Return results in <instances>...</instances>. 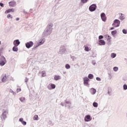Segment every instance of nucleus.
<instances>
[{
	"label": "nucleus",
	"mask_w": 127,
	"mask_h": 127,
	"mask_svg": "<svg viewBox=\"0 0 127 127\" xmlns=\"http://www.w3.org/2000/svg\"><path fill=\"white\" fill-rule=\"evenodd\" d=\"M52 27H53V24H49L48 25L43 33V36L44 37H45V36H48V35H50V34H51V32L53 29Z\"/></svg>",
	"instance_id": "f257e3e1"
},
{
	"label": "nucleus",
	"mask_w": 127,
	"mask_h": 127,
	"mask_svg": "<svg viewBox=\"0 0 127 127\" xmlns=\"http://www.w3.org/2000/svg\"><path fill=\"white\" fill-rule=\"evenodd\" d=\"M6 61L5 58L3 56L0 55V66H4L5 64Z\"/></svg>",
	"instance_id": "f03ea898"
},
{
	"label": "nucleus",
	"mask_w": 127,
	"mask_h": 127,
	"mask_svg": "<svg viewBox=\"0 0 127 127\" xmlns=\"http://www.w3.org/2000/svg\"><path fill=\"white\" fill-rule=\"evenodd\" d=\"M121 24V21L119 19H115L114 21V23L112 24V26L114 27H119Z\"/></svg>",
	"instance_id": "7ed1b4c3"
},
{
	"label": "nucleus",
	"mask_w": 127,
	"mask_h": 127,
	"mask_svg": "<svg viewBox=\"0 0 127 127\" xmlns=\"http://www.w3.org/2000/svg\"><path fill=\"white\" fill-rule=\"evenodd\" d=\"M89 9L91 12H93V11H95V10L97 9V5H96V4H92L89 6Z\"/></svg>",
	"instance_id": "20e7f679"
},
{
	"label": "nucleus",
	"mask_w": 127,
	"mask_h": 127,
	"mask_svg": "<svg viewBox=\"0 0 127 127\" xmlns=\"http://www.w3.org/2000/svg\"><path fill=\"white\" fill-rule=\"evenodd\" d=\"M66 51V48L64 47H62L60 48L59 51L58 52L59 54H61V55H63L65 52Z\"/></svg>",
	"instance_id": "39448f33"
},
{
	"label": "nucleus",
	"mask_w": 127,
	"mask_h": 127,
	"mask_svg": "<svg viewBox=\"0 0 127 127\" xmlns=\"http://www.w3.org/2000/svg\"><path fill=\"white\" fill-rule=\"evenodd\" d=\"M89 81H90V79L88 77H85L83 78V84L85 85V86H88L89 85Z\"/></svg>",
	"instance_id": "423d86ee"
},
{
	"label": "nucleus",
	"mask_w": 127,
	"mask_h": 127,
	"mask_svg": "<svg viewBox=\"0 0 127 127\" xmlns=\"http://www.w3.org/2000/svg\"><path fill=\"white\" fill-rule=\"evenodd\" d=\"M25 46L26 48H28V49H29V48L33 46V42L32 41L28 42L25 44Z\"/></svg>",
	"instance_id": "0eeeda50"
},
{
	"label": "nucleus",
	"mask_w": 127,
	"mask_h": 127,
	"mask_svg": "<svg viewBox=\"0 0 127 127\" xmlns=\"http://www.w3.org/2000/svg\"><path fill=\"white\" fill-rule=\"evenodd\" d=\"M100 16L102 20L104 22H106V21H107V16H106V14L103 12L101 14Z\"/></svg>",
	"instance_id": "6e6552de"
},
{
	"label": "nucleus",
	"mask_w": 127,
	"mask_h": 127,
	"mask_svg": "<svg viewBox=\"0 0 127 127\" xmlns=\"http://www.w3.org/2000/svg\"><path fill=\"white\" fill-rule=\"evenodd\" d=\"M85 122H91L92 121V117L91 116L88 115L84 117Z\"/></svg>",
	"instance_id": "1a4fd4ad"
},
{
	"label": "nucleus",
	"mask_w": 127,
	"mask_h": 127,
	"mask_svg": "<svg viewBox=\"0 0 127 127\" xmlns=\"http://www.w3.org/2000/svg\"><path fill=\"white\" fill-rule=\"evenodd\" d=\"M8 113V110L7 109L3 110V113L2 114L3 119H6V115H7Z\"/></svg>",
	"instance_id": "9d476101"
},
{
	"label": "nucleus",
	"mask_w": 127,
	"mask_h": 127,
	"mask_svg": "<svg viewBox=\"0 0 127 127\" xmlns=\"http://www.w3.org/2000/svg\"><path fill=\"white\" fill-rule=\"evenodd\" d=\"M44 42H45V40L44 39H41L38 41L37 43H38V44H39V45L40 46L42 45V44H44Z\"/></svg>",
	"instance_id": "9b49d317"
},
{
	"label": "nucleus",
	"mask_w": 127,
	"mask_h": 127,
	"mask_svg": "<svg viewBox=\"0 0 127 127\" xmlns=\"http://www.w3.org/2000/svg\"><path fill=\"white\" fill-rule=\"evenodd\" d=\"M9 6L11 7H14L16 5V2L15 1H12L9 2Z\"/></svg>",
	"instance_id": "f8f14e48"
},
{
	"label": "nucleus",
	"mask_w": 127,
	"mask_h": 127,
	"mask_svg": "<svg viewBox=\"0 0 127 127\" xmlns=\"http://www.w3.org/2000/svg\"><path fill=\"white\" fill-rule=\"evenodd\" d=\"M20 44V42L19 40H15L13 41V45L14 46H18Z\"/></svg>",
	"instance_id": "ddd939ff"
},
{
	"label": "nucleus",
	"mask_w": 127,
	"mask_h": 127,
	"mask_svg": "<svg viewBox=\"0 0 127 127\" xmlns=\"http://www.w3.org/2000/svg\"><path fill=\"white\" fill-rule=\"evenodd\" d=\"M90 92L91 95H95V94H96V93L97 92V90H96V89L92 88L90 89Z\"/></svg>",
	"instance_id": "4468645a"
},
{
	"label": "nucleus",
	"mask_w": 127,
	"mask_h": 127,
	"mask_svg": "<svg viewBox=\"0 0 127 127\" xmlns=\"http://www.w3.org/2000/svg\"><path fill=\"white\" fill-rule=\"evenodd\" d=\"M1 78H1V81L3 82H5L6 81L7 79V78L6 77V75L5 74L2 75L1 76Z\"/></svg>",
	"instance_id": "2eb2a0df"
},
{
	"label": "nucleus",
	"mask_w": 127,
	"mask_h": 127,
	"mask_svg": "<svg viewBox=\"0 0 127 127\" xmlns=\"http://www.w3.org/2000/svg\"><path fill=\"white\" fill-rule=\"evenodd\" d=\"M99 45H105L106 42L104 40H99Z\"/></svg>",
	"instance_id": "dca6fc26"
},
{
	"label": "nucleus",
	"mask_w": 127,
	"mask_h": 127,
	"mask_svg": "<svg viewBox=\"0 0 127 127\" xmlns=\"http://www.w3.org/2000/svg\"><path fill=\"white\" fill-rule=\"evenodd\" d=\"M61 79V76L60 75H55L54 77V80L55 81H58V80H60Z\"/></svg>",
	"instance_id": "f3484780"
},
{
	"label": "nucleus",
	"mask_w": 127,
	"mask_h": 127,
	"mask_svg": "<svg viewBox=\"0 0 127 127\" xmlns=\"http://www.w3.org/2000/svg\"><path fill=\"white\" fill-rule=\"evenodd\" d=\"M12 50L14 51V52H17V51H18V48H17V46H14L12 48Z\"/></svg>",
	"instance_id": "a211bd4d"
},
{
	"label": "nucleus",
	"mask_w": 127,
	"mask_h": 127,
	"mask_svg": "<svg viewBox=\"0 0 127 127\" xmlns=\"http://www.w3.org/2000/svg\"><path fill=\"white\" fill-rule=\"evenodd\" d=\"M105 37L107 41H110L111 39H112V37H111V36H110V35H106Z\"/></svg>",
	"instance_id": "6ab92c4d"
},
{
	"label": "nucleus",
	"mask_w": 127,
	"mask_h": 127,
	"mask_svg": "<svg viewBox=\"0 0 127 127\" xmlns=\"http://www.w3.org/2000/svg\"><path fill=\"white\" fill-rule=\"evenodd\" d=\"M121 15L120 16V19H121V20H124V19L126 18L125 15H124L123 13H121Z\"/></svg>",
	"instance_id": "aec40b11"
},
{
	"label": "nucleus",
	"mask_w": 127,
	"mask_h": 127,
	"mask_svg": "<svg viewBox=\"0 0 127 127\" xmlns=\"http://www.w3.org/2000/svg\"><path fill=\"white\" fill-rule=\"evenodd\" d=\"M117 54L116 53H112L111 55V58H116Z\"/></svg>",
	"instance_id": "412c9836"
},
{
	"label": "nucleus",
	"mask_w": 127,
	"mask_h": 127,
	"mask_svg": "<svg viewBox=\"0 0 127 127\" xmlns=\"http://www.w3.org/2000/svg\"><path fill=\"white\" fill-rule=\"evenodd\" d=\"M19 100L20 102L22 103H24V101H25V97H21L19 98Z\"/></svg>",
	"instance_id": "4be33fe9"
},
{
	"label": "nucleus",
	"mask_w": 127,
	"mask_h": 127,
	"mask_svg": "<svg viewBox=\"0 0 127 127\" xmlns=\"http://www.w3.org/2000/svg\"><path fill=\"white\" fill-rule=\"evenodd\" d=\"M88 79H93L94 78V75L92 74H89L88 76Z\"/></svg>",
	"instance_id": "5701e85b"
},
{
	"label": "nucleus",
	"mask_w": 127,
	"mask_h": 127,
	"mask_svg": "<svg viewBox=\"0 0 127 127\" xmlns=\"http://www.w3.org/2000/svg\"><path fill=\"white\" fill-rule=\"evenodd\" d=\"M93 106L94 108H98V103L97 102H94L93 103Z\"/></svg>",
	"instance_id": "b1692460"
},
{
	"label": "nucleus",
	"mask_w": 127,
	"mask_h": 127,
	"mask_svg": "<svg viewBox=\"0 0 127 127\" xmlns=\"http://www.w3.org/2000/svg\"><path fill=\"white\" fill-rule=\"evenodd\" d=\"M111 34L113 36L116 35V34H117V30L112 31L111 32Z\"/></svg>",
	"instance_id": "393cba45"
},
{
	"label": "nucleus",
	"mask_w": 127,
	"mask_h": 127,
	"mask_svg": "<svg viewBox=\"0 0 127 127\" xmlns=\"http://www.w3.org/2000/svg\"><path fill=\"white\" fill-rule=\"evenodd\" d=\"M42 77H45L46 76V72L45 71H42Z\"/></svg>",
	"instance_id": "a878e982"
},
{
	"label": "nucleus",
	"mask_w": 127,
	"mask_h": 127,
	"mask_svg": "<svg viewBox=\"0 0 127 127\" xmlns=\"http://www.w3.org/2000/svg\"><path fill=\"white\" fill-rule=\"evenodd\" d=\"M65 68L66 69H70L71 68V66L69 64H65Z\"/></svg>",
	"instance_id": "bb28decb"
},
{
	"label": "nucleus",
	"mask_w": 127,
	"mask_h": 127,
	"mask_svg": "<svg viewBox=\"0 0 127 127\" xmlns=\"http://www.w3.org/2000/svg\"><path fill=\"white\" fill-rule=\"evenodd\" d=\"M34 121H37V120H38V115H35L34 116Z\"/></svg>",
	"instance_id": "cd10ccee"
},
{
	"label": "nucleus",
	"mask_w": 127,
	"mask_h": 127,
	"mask_svg": "<svg viewBox=\"0 0 127 127\" xmlns=\"http://www.w3.org/2000/svg\"><path fill=\"white\" fill-rule=\"evenodd\" d=\"M51 87L52 89H55V88H56V85H55L54 84H51Z\"/></svg>",
	"instance_id": "c85d7f7f"
},
{
	"label": "nucleus",
	"mask_w": 127,
	"mask_h": 127,
	"mask_svg": "<svg viewBox=\"0 0 127 127\" xmlns=\"http://www.w3.org/2000/svg\"><path fill=\"white\" fill-rule=\"evenodd\" d=\"M113 70H114V71H115V72H117V71H118L119 70V67H118L117 66H115L113 68Z\"/></svg>",
	"instance_id": "c756f323"
},
{
	"label": "nucleus",
	"mask_w": 127,
	"mask_h": 127,
	"mask_svg": "<svg viewBox=\"0 0 127 127\" xmlns=\"http://www.w3.org/2000/svg\"><path fill=\"white\" fill-rule=\"evenodd\" d=\"M65 107H67V108L70 110V108H71V104H65Z\"/></svg>",
	"instance_id": "7c9ffc66"
},
{
	"label": "nucleus",
	"mask_w": 127,
	"mask_h": 127,
	"mask_svg": "<svg viewBox=\"0 0 127 127\" xmlns=\"http://www.w3.org/2000/svg\"><path fill=\"white\" fill-rule=\"evenodd\" d=\"M122 32L123 33H124V34H127V30L124 29L123 30H122Z\"/></svg>",
	"instance_id": "2f4dec72"
},
{
	"label": "nucleus",
	"mask_w": 127,
	"mask_h": 127,
	"mask_svg": "<svg viewBox=\"0 0 127 127\" xmlns=\"http://www.w3.org/2000/svg\"><path fill=\"white\" fill-rule=\"evenodd\" d=\"M39 46H40L38 44V43L37 42L36 45H35L34 46V48H37V47H38Z\"/></svg>",
	"instance_id": "473e14b6"
},
{
	"label": "nucleus",
	"mask_w": 127,
	"mask_h": 127,
	"mask_svg": "<svg viewBox=\"0 0 127 127\" xmlns=\"http://www.w3.org/2000/svg\"><path fill=\"white\" fill-rule=\"evenodd\" d=\"M81 1L82 3H86L88 2V0H81Z\"/></svg>",
	"instance_id": "72a5a7b5"
},
{
	"label": "nucleus",
	"mask_w": 127,
	"mask_h": 127,
	"mask_svg": "<svg viewBox=\"0 0 127 127\" xmlns=\"http://www.w3.org/2000/svg\"><path fill=\"white\" fill-rule=\"evenodd\" d=\"M123 89H124V90H127V84H124V85H123Z\"/></svg>",
	"instance_id": "f704fd0d"
},
{
	"label": "nucleus",
	"mask_w": 127,
	"mask_h": 127,
	"mask_svg": "<svg viewBox=\"0 0 127 127\" xmlns=\"http://www.w3.org/2000/svg\"><path fill=\"white\" fill-rule=\"evenodd\" d=\"M84 50H85V51H87V52H88V51H89V47H85Z\"/></svg>",
	"instance_id": "c9c22d12"
},
{
	"label": "nucleus",
	"mask_w": 127,
	"mask_h": 127,
	"mask_svg": "<svg viewBox=\"0 0 127 127\" xmlns=\"http://www.w3.org/2000/svg\"><path fill=\"white\" fill-rule=\"evenodd\" d=\"M11 12L10 9H8L5 11V13H9Z\"/></svg>",
	"instance_id": "e433bc0d"
},
{
	"label": "nucleus",
	"mask_w": 127,
	"mask_h": 127,
	"mask_svg": "<svg viewBox=\"0 0 127 127\" xmlns=\"http://www.w3.org/2000/svg\"><path fill=\"white\" fill-rule=\"evenodd\" d=\"M7 18H9V17H10V18H12V16H11V15H10V14H8L7 16Z\"/></svg>",
	"instance_id": "4c0bfd02"
},
{
	"label": "nucleus",
	"mask_w": 127,
	"mask_h": 127,
	"mask_svg": "<svg viewBox=\"0 0 127 127\" xmlns=\"http://www.w3.org/2000/svg\"><path fill=\"white\" fill-rule=\"evenodd\" d=\"M103 38H104V36H102V35H100L99 36V39L100 40H101V39H103Z\"/></svg>",
	"instance_id": "58836bf2"
},
{
	"label": "nucleus",
	"mask_w": 127,
	"mask_h": 127,
	"mask_svg": "<svg viewBox=\"0 0 127 127\" xmlns=\"http://www.w3.org/2000/svg\"><path fill=\"white\" fill-rule=\"evenodd\" d=\"M20 91H21V89L17 88V90H16V92L17 93H19V92H20Z\"/></svg>",
	"instance_id": "ea45409f"
},
{
	"label": "nucleus",
	"mask_w": 127,
	"mask_h": 127,
	"mask_svg": "<svg viewBox=\"0 0 127 127\" xmlns=\"http://www.w3.org/2000/svg\"><path fill=\"white\" fill-rule=\"evenodd\" d=\"M49 124L50 126H53V125H54V124H53V123H52L51 121H49Z\"/></svg>",
	"instance_id": "a19ab883"
},
{
	"label": "nucleus",
	"mask_w": 127,
	"mask_h": 127,
	"mask_svg": "<svg viewBox=\"0 0 127 127\" xmlns=\"http://www.w3.org/2000/svg\"><path fill=\"white\" fill-rule=\"evenodd\" d=\"M65 104L67 105H71V102L69 101H65Z\"/></svg>",
	"instance_id": "79ce46f5"
},
{
	"label": "nucleus",
	"mask_w": 127,
	"mask_h": 127,
	"mask_svg": "<svg viewBox=\"0 0 127 127\" xmlns=\"http://www.w3.org/2000/svg\"><path fill=\"white\" fill-rule=\"evenodd\" d=\"M22 125H23V126H26V122H25V121H23L22 122Z\"/></svg>",
	"instance_id": "37998d69"
},
{
	"label": "nucleus",
	"mask_w": 127,
	"mask_h": 127,
	"mask_svg": "<svg viewBox=\"0 0 127 127\" xmlns=\"http://www.w3.org/2000/svg\"><path fill=\"white\" fill-rule=\"evenodd\" d=\"M96 80H97V81H101V78H100L99 77H97Z\"/></svg>",
	"instance_id": "c03bdc74"
},
{
	"label": "nucleus",
	"mask_w": 127,
	"mask_h": 127,
	"mask_svg": "<svg viewBox=\"0 0 127 127\" xmlns=\"http://www.w3.org/2000/svg\"><path fill=\"white\" fill-rule=\"evenodd\" d=\"M28 81V78L26 77L25 79V82L27 83Z\"/></svg>",
	"instance_id": "a18cd8bd"
},
{
	"label": "nucleus",
	"mask_w": 127,
	"mask_h": 127,
	"mask_svg": "<svg viewBox=\"0 0 127 127\" xmlns=\"http://www.w3.org/2000/svg\"><path fill=\"white\" fill-rule=\"evenodd\" d=\"M47 88H48V89L49 90H52V88H51V86H49V85H48V86H47Z\"/></svg>",
	"instance_id": "49530a36"
},
{
	"label": "nucleus",
	"mask_w": 127,
	"mask_h": 127,
	"mask_svg": "<svg viewBox=\"0 0 127 127\" xmlns=\"http://www.w3.org/2000/svg\"><path fill=\"white\" fill-rule=\"evenodd\" d=\"M10 10L11 11V12H14V9L13 8H11V9H10Z\"/></svg>",
	"instance_id": "de8ad7c7"
},
{
	"label": "nucleus",
	"mask_w": 127,
	"mask_h": 127,
	"mask_svg": "<svg viewBox=\"0 0 127 127\" xmlns=\"http://www.w3.org/2000/svg\"><path fill=\"white\" fill-rule=\"evenodd\" d=\"M19 122H21V123L23 122V118H20L19 119Z\"/></svg>",
	"instance_id": "09e8293b"
},
{
	"label": "nucleus",
	"mask_w": 127,
	"mask_h": 127,
	"mask_svg": "<svg viewBox=\"0 0 127 127\" xmlns=\"http://www.w3.org/2000/svg\"><path fill=\"white\" fill-rule=\"evenodd\" d=\"M0 5L1 6V7H3V3L0 2Z\"/></svg>",
	"instance_id": "8fccbe9b"
},
{
	"label": "nucleus",
	"mask_w": 127,
	"mask_h": 127,
	"mask_svg": "<svg viewBox=\"0 0 127 127\" xmlns=\"http://www.w3.org/2000/svg\"><path fill=\"white\" fill-rule=\"evenodd\" d=\"M61 105L63 107H64V106H65V104L64 105V103H63V102H62L61 103Z\"/></svg>",
	"instance_id": "3c124183"
},
{
	"label": "nucleus",
	"mask_w": 127,
	"mask_h": 127,
	"mask_svg": "<svg viewBox=\"0 0 127 127\" xmlns=\"http://www.w3.org/2000/svg\"><path fill=\"white\" fill-rule=\"evenodd\" d=\"M9 92H10V93H13V90L12 89H10V90H9Z\"/></svg>",
	"instance_id": "603ef678"
},
{
	"label": "nucleus",
	"mask_w": 127,
	"mask_h": 127,
	"mask_svg": "<svg viewBox=\"0 0 127 127\" xmlns=\"http://www.w3.org/2000/svg\"><path fill=\"white\" fill-rule=\"evenodd\" d=\"M13 95L14 96H15V95H16V93H15V92L13 91Z\"/></svg>",
	"instance_id": "864d4df0"
},
{
	"label": "nucleus",
	"mask_w": 127,
	"mask_h": 127,
	"mask_svg": "<svg viewBox=\"0 0 127 127\" xmlns=\"http://www.w3.org/2000/svg\"><path fill=\"white\" fill-rule=\"evenodd\" d=\"M114 29H115V28H114V27H111V28H110V30H114Z\"/></svg>",
	"instance_id": "5fc2aeb1"
},
{
	"label": "nucleus",
	"mask_w": 127,
	"mask_h": 127,
	"mask_svg": "<svg viewBox=\"0 0 127 127\" xmlns=\"http://www.w3.org/2000/svg\"><path fill=\"white\" fill-rule=\"evenodd\" d=\"M16 20L17 21H18V20H19V18H16Z\"/></svg>",
	"instance_id": "6e6d98bb"
},
{
	"label": "nucleus",
	"mask_w": 127,
	"mask_h": 127,
	"mask_svg": "<svg viewBox=\"0 0 127 127\" xmlns=\"http://www.w3.org/2000/svg\"><path fill=\"white\" fill-rule=\"evenodd\" d=\"M32 10H33V9H30V12H31V11H32Z\"/></svg>",
	"instance_id": "4d7b16f0"
},
{
	"label": "nucleus",
	"mask_w": 127,
	"mask_h": 127,
	"mask_svg": "<svg viewBox=\"0 0 127 127\" xmlns=\"http://www.w3.org/2000/svg\"><path fill=\"white\" fill-rule=\"evenodd\" d=\"M93 65H94V66H95V65H96V63H93Z\"/></svg>",
	"instance_id": "13d9d810"
},
{
	"label": "nucleus",
	"mask_w": 127,
	"mask_h": 127,
	"mask_svg": "<svg viewBox=\"0 0 127 127\" xmlns=\"http://www.w3.org/2000/svg\"><path fill=\"white\" fill-rule=\"evenodd\" d=\"M66 71H64V72H63V73H64V74H66Z\"/></svg>",
	"instance_id": "bf43d9fd"
},
{
	"label": "nucleus",
	"mask_w": 127,
	"mask_h": 127,
	"mask_svg": "<svg viewBox=\"0 0 127 127\" xmlns=\"http://www.w3.org/2000/svg\"><path fill=\"white\" fill-rule=\"evenodd\" d=\"M72 59H73V60H74V59H76V58L74 57V58Z\"/></svg>",
	"instance_id": "052dcab7"
},
{
	"label": "nucleus",
	"mask_w": 127,
	"mask_h": 127,
	"mask_svg": "<svg viewBox=\"0 0 127 127\" xmlns=\"http://www.w3.org/2000/svg\"><path fill=\"white\" fill-rule=\"evenodd\" d=\"M25 13L27 14V12H25Z\"/></svg>",
	"instance_id": "680f3d73"
},
{
	"label": "nucleus",
	"mask_w": 127,
	"mask_h": 127,
	"mask_svg": "<svg viewBox=\"0 0 127 127\" xmlns=\"http://www.w3.org/2000/svg\"><path fill=\"white\" fill-rule=\"evenodd\" d=\"M0 43H1V42H0Z\"/></svg>",
	"instance_id": "e2e57ef3"
},
{
	"label": "nucleus",
	"mask_w": 127,
	"mask_h": 127,
	"mask_svg": "<svg viewBox=\"0 0 127 127\" xmlns=\"http://www.w3.org/2000/svg\"><path fill=\"white\" fill-rule=\"evenodd\" d=\"M108 93H110V92H108Z\"/></svg>",
	"instance_id": "0e129e2a"
},
{
	"label": "nucleus",
	"mask_w": 127,
	"mask_h": 127,
	"mask_svg": "<svg viewBox=\"0 0 127 127\" xmlns=\"http://www.w3.org/2000/svg\"><path fill=\"white\" fill-rule=\"evenodd\" d=\"M108 93H110V92H108Z\"/></svg>",
	"instance_id": "69168bd1"
}]
</instances>
